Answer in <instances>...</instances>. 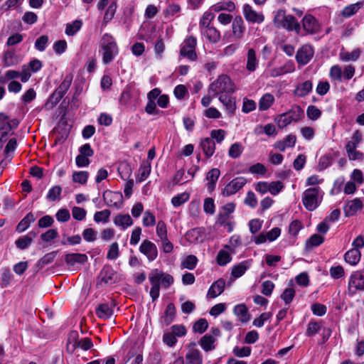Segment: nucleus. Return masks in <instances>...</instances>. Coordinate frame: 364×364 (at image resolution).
Masks as SVG:
<instances>
[{"instance_id": "423d86ee", "label": "nucleus", "mask_w": 364, "mask_h": 364, "mask_svg": "<svg viewBox=\"0 0 364 364\" xmlns=\"http://www.w3.org/2000/svg\"><path fill=\"white\" fill-rule=\"evenodd\" d=\"M197 39L193 36L187 37L183 41V58L190 62H196L198 60V55L196 51Z\"/></svg>"}, {"instance_id": "4c0bfd02", "label": "nucleus", "mask_w": 364, "mask_h": 364, "mask_svg": "<svg viewBox=\"0 0 364 364\" xmlns=\"http://www.w3.org/2000/svg\"><path fill=\"white\" fill-rule=\"evenodd\" d=\"M215 338L213 335L205 334L203 336L200 341L202 348L205 351H210L215 348Z\"/></svg>"}, {"instance_id": "603ef678", "label": "nucleus", "mask_w": 364, "mask_h": 364, "mask_svg": "<svg viewBox=\"0 0 364 364\" xmlns=\"http://www.w3.org/2000/svg\"><path fill=\"white\" fill-rule=\"evenodd\" d=\"M116 9H117V3L116 1H113L112 2L108 8L107 9L105 13V16H104V18H103V21L105 23H108L109 21H111L114 14H115V12H116Z\"/></svg>"}, {"instance_id": "1a4fd4ad", "label": "nucleus", "mask_w": 364, "mask_h": 364, "mask_svg": "<svg viewBox=\"0 0 364 364\" xmlns=\"http://www.w3.org/2000/svg\"><path fill=\"white\" fill-rule=\"evenodd\" d=\"M314 50L310 45H304L296 52V60L300 65H306L313 58Z\"/></svg>"}, {"instance_id": "4be33fe9", "label": "nucleus", "mask_w": 364, "mask_h": 364, "mask_svg": "<svg viewBox=\"0 0 364 364\" xmlns=\"http://www.w3.org/2000/svg\"><path fill=\"white\" fill-rule=\"evenodd\" d=\"M176 316V309L172 303L167 305L164 314L160 318V323L163 325H169L174 319Z\"/></svg>"}, {"instance_id": "bb28decb", "label": "nucleus", "mask_w": 364, "mask_h": 364, "mask_svg": "<svg viewBox=\"0 0 364 364\" xmlns=\"http://www.w3.org/2000/svg\"><path fill=\"white\" fill-rule=\"evenodd\" d=\"M201 149L207 157H210L213 155L215 151V144L213 139L205 138L200 142Z\"/></svg>"}, {"instance_id": "393cba45", "label": "nucleus", "mask_w": 364, "mask_h": 364, "mask_svg": "<svg viewBox=\"0 0 364 364\" xmlns=\"http://www.w3.org/2000/svg\"><path fill=\"white\" fill-rule=\"evenodd\" d=\"M259 60L257 58L255 50L253 48H250L247 54V64L246 69L249 72H254L258 67Z\"/></svg>"}, {"instance_id": "f03ea898", "label": "nucleus", "mask_w": 364, "mask_h": 364, "mask_svg": "<svg viewBox=\"0 0 364 364\" xmlns=\"http://www.w3.org/2000/svg\"><path fill=\"white\" fill-rule=\"evenodd\" d=\"M323 191L319 186L311 187L302 193V203L309 211H313L320 205L323 200Z\"/></svg>"}, {"instance_id": "79ce46f5", "label": "nucleus", "mask_w": 364, "mask_h": 364, "mask_svg": "<svg viewBox=\"0 0 364 364\" xmlns=\"http://www.w3.org/2000/svg\"><path fill=\"white\" fill-rule=\"evenodd\" d=\"M115 273L110 267H104L100 272L101 281L105 284H111L114 279Z\"/></svg>"}, {"instance_id": "4d7b16f0", "label": "nucleus", "mask_w": 364, "mask_h": 364, "mask_svg": "<svg viewBox=\"0 0 364 364\" xmlns=\"http://www.w3.org/2000/svg\"><path fill=\"white\" fill-rule=\"evenodd\" d=\"M360 54V51L359 50H355L352 52H346L340 54L341 59L343 61H355L356 60Z\"/></svg>"}, {"instance_id": "f704fd0d", "label": "nucleus", "mask_w": 364, "mask_h": 364, "mask_svg": "<svg viewBox=\"0 0 364 364\" xmlns=\"http://www.w3.org/2000/svg\"><path fill=\"white\" fill-rule=\"evenodd\" d=\"M36 218L33 213H28L17 225L16 231L22 232L27 230L31 224L35 221Z\"/></svg>"}, {"instance_id": "864d4df0", "label": "nucleus", "mask_w": 364, "mask_h": 364, "mask_svg": "<svg viewBox=\"0 0 364 364\" xmlns=\"http://www.w3.org/2000/svg\"><path fill=\"white\" fill-rule=\"evenodd\" d=\"M88 172L87 171H75L73 173V181L80 184H85L88 178Z\"/></svg>"}, {"instance_id": "13d9d810", "label": "nucleus", "mask_w": 364, "mask_h": 364, "mask_svg": "<svg viewBox=\"0 0 364 364\" xmlns=\"http://www.w3.org/2000/svg\"><path fill=\"white\" fill-rule=\"evenodd\" d=\"M208 323L206 319L205 318H200L198 321H197L194 325H193V331L195 332L203 333H204L206 329L208 328Z\"/></svg>"}, {"instance_id": "a878e982", "label": "nucleus", "mask_w": 364, "mask_h": 364, "mask_svg": "<svg viewBox=\"0 0 364 364\" xmlns=\"http://www.w3.org/2000/svg\"><path fill=\"white\" fill-rule=\"evenodd\" d=\"M211 9L215 12H219L220 11L232 12L235 9V4L231 0H224L213 5Z\"/></svg>"}, {"instance_id": "b1692460", "label": "nucleus", "mask_w": 364, "mask_h": 364, "mask_svg": "<svg viewBox=\"0 0 364 364\" xmlns=\"http://www.w3.org/2000/svg\"><path fill=\"white\" fill-rule=\"evenodd\" d=\"M113 222L116 226L121 227L123 230L133 225V220L129 214H119L114 217Z\"/></svg>"}, {"instance_id": "de8ad7c7", "label": "nucleus", "mask_w": 364, "mask_h": 364, "mask_svg": "<svg viewBox=\"0 0 364 364\" xmlns=\"http://www.w3.org/2000/svg\"><path fill=\"white\" fill-rule=\"evenodd\" d=\"M323 241V236L318 234H314L306 241V246L307 248H313L321 245Z\"/></svg>"}, {"instance_id": "bf43d9fd", "label": "nucleus", "mask_w": 364, "mask_h": 364, "mask_svg": "<svg viewBox=\"0 0 364 364\" xmlns=\"http://www.w3.org/2000/svg\"><path fill=\"white\" fill-rule=\"evenodd\" d=\"M156 235L160 240L167 238V229L165 223L162 220L158 222L156 225Z\"/></svg>"}, {"instance_id": "412c9836", "label": "nucleus", "mask_w": 364, "mask_h": 364, "mask_svg": "<svg viewBox=\"0 0 364 364\" xmlns=\"http://www.w3.org/2000/svg\"><path fill=\"white\" fill-rule=\"evenodd\" d=\"M225 282L220 279L215 282L209 288L207 296L210 298H215L220 295L225 289Z\"/></svg>"}, {"instance_id": "5701e85b", "label": "nucleus", "mask_w": 364, "mask_h": 364, "mask_svg": "<svg viewBox=\"0 0 364 364\" xmlns=\"http://www.w3.org/2000/svg\"><path fill=\"white\" fill-rule=\"evenodd\" d=\"M186 364H202L203 363V357L199 350L191 348V346L186 355Z\"/></svg>"}, {"instance_id": "9b49d317", "label": "nucleus", "mask_w": 364, "mask_h": 364, "mask_svg": "<svg viewBox=\"0 0 364 364\" xmlns=\"http://www.w3.org/2000/svg\"><path fill=\"white\" fill-rule=\"evenodd\" d=\"M246 183V179L243 177L235 178L232 180L224 188L223 194L229 196L236 193Z\"/></svg>"}, {"instance_id": "7c9ffc66", "label": "nucleus", "mask_w": 364, "mask_h": 364, "mask_svg": "<svg viewBox=\"0 0 364 364\" xmlns=\"http://www.w3.org/2000/svg\"><path fill=\"white\" fill-rule=\"evenodd\" d=\"M363 6L364 1L350 4L343 9L342 16L345 18H350V16L355 14Z\"/></svg>"}, {"instance_id": "e2e57ef3", "label": "nucleus", "mask_w": 364, "mask_h": 364, "mask_svg": "<svg viewBox=\"0 0 364 364\" xmlns=\"http://www.w3.org/2000/svg\"><path fill=\"white\" fill-rule=\"evenodd\" d=\"M198 262V259L195 255H191L186 257L183 259V268H186L188 269H193L196 266Z\"/></svg>"}, {"instance_id": "6e6552de", "label": "nucleus", "mask_w": 364, "mask_h": 364, "mask_svg": "<svg viewBox=\"0 0 364 364\" xmlns=\"http://www.w3.org/2000/svg\"><path fill=\"white\" fill-rule=\"evenodd\" d=\"M139 252L144 255L150 262L155 260L158 256L156 245L149 240H144L139 246Z\"/></svg>"}, {"instance_id": "2f4dec72", "label": "nucleus", "mask_w": 364, "mask_h": 364, "mask_svg": "<svg viewBox=\"0 0 364 364\" xmlns=\"http://www.w3.org/2000/svg\"><path fill=\"white\" fill-rule=\"evenodd\" d=\"M250 262L249 261H243L232 268V276L235 278L242 277L245 272L250 268Z\"/></svg>"}, {"instance_id": "5fc2aeb1", "label": "nucleus", "mask_w": 364, "mask_h": 364, "mask_svg": "<svg viewBox=\"0 0 364 364\" xmlns=\"http://www.w3.org/2000/svg\"><path fill=\"white\" fill-rule=\"evenodd\" d=\"M162 277L163 273L159 269H156L152 270L149 275V280L151 285L160 286V282H161Z\"/></svg>"}, {"instance_id": "c756f323", "label": "nucleus", "mask_w": 364, "mask_h": 364, "mask_svg": "<svg viewBox=\"0 0 364 364\" xmlns=\"http://www.w3.org/2000/svg\"><path fill=\"white\" fill-rule=\"evenodd\" d=\"M233 311L241 322L245 323L250 320L248 309L245 304H241L236 305L234 308Z\"/></svg>"}, {"instance_id": "09e8293b", "label": "nucleus", "mask_w": 364, "mask_h": 364, "mask_svg": "<svg viewBox=\"0 0 364 364\" xmlns=\"http://www.w3.org/2000/svg\"><path fill=\"white\" fill-rule=\"evenodd\" d=\"M111 212L109 210L105 209L101 211H97L94 215V220L96 223H106L109 221Z\"/></svg>"}, {"instance_id": "338daca9", "label": "nucleus", "mask_w": 364, "mask_h": 364, "mask_svg": "<svg viewBox=\"0 0 364 364\" xmlns=\"http://www.w3.org/2000/svg\"><path fill=\"white\" fill-rule=\"evenodd\" d=\"M119 257V245L117 242H114L111 244L107 252V257L109 259H116Z\"/></svg>"}, {"instance_id": "4468645a", "label": "nucleus", "mask_w": 364, "mask_h": 364, "mask_svg": "<svg viewBox=\"0 0 364 364\" xmlns=\"http://www.w3.org/2000/svg\"><path fill=\"white\" fill-rule=\"evenodd\" d=\"M245 31L244 21L241 16H236L232 23V36L236 40L242 38Z\"/></svg>"}, {"instance_id": "f8f14e48", "label": "nucleus", "mask_w": 364, "mask_h": 364, "mask_svg": "<svg viewBox=\"0 0 364 364\" xmlns=\"http://www.w3.org/2000/svg\"><path fill=\"white\" fill-rule=\"evenodd\" d=\"M302 26L304 30L310 34L318 32L320 26L316 18L312 15L307 14L302 19Z\"/></svg>"}, {"instance_id": "58836bf2", "label": "nucleus", "mask_w": 364, "mask_h": 364, "mask_svg": "<svg viewBox=\"0 0 364 364\" xmlns=\"http://www.w3.org/2000/svg\"><path fill=\"white\" fill-rule=\"evenodd\" d=\"M63 96L64 95L63 94H61L60 92L55 90L45 103V109H53L60 102V100L63 97Z\"/></svg>"}, {"instance_id": "6ab92c4d", "label": "nucleus", "mask_w": 364, "mask_h": 364, "mask_svg": "<svg viewBox=\"0 0 364 364\" xmlns=\"http://www.w3.org/2000/svg\"><path fill=\"white\" fill-rule=\"evenodd\" d=\"M77 336V333L76 331H73L70 333L69 341L71 343V339H73V346H77L78 348H82L84 350H87L90 349L93 344L90 338H84L80 340H76Z\"/></svg>"}, {"instance_id": "a211bd4d", "label": "nucleus", "mask_w": 364, "mask_h": 364, "mask_svg": "<svg viewBox=\"0 0 364 364\" xmlns=\"http://www.w3.org/2000/svg\"><path fill=\"white\" fill-rule=\"evenodd\" d=\"M296 141L295 135L289 134L283 140L277 141L273 145L276 149L284 151L287 148L294 147Z\"/></svg>"}, {"instance_id": "6e6d98bb", "label": "nucleus", "mask_w": 364, "mask_h": 364, "mask_svg": "<svg viewBox=\"0 0 364 364\" xmlns=\"http://www.w3.org/2000/svg\"><path fill=\"white\" fill-rule=\"evenodd\" d=\"M242 150V146L240 143H235L230 147L228 154L231 158L237 159L241 155Z\"/></svg>"}, {"instance_id": "3c124183", "label": "nucleus", "mask_w": 364, "mask_h": 364, "mask_svg": "<svg viewBox=\"0 0 364 364\" xmlns=\"http://www.w3.org/2000/svg\"><path fill=\"white\" fill-rule=\"evenodd\" d=\"M56 254V252H51L45 255L40 260L38 261L37 266L39 268H43L45 265L50 264L55 258Z\"/></svg>"}, {"instance_id": "dca6fc26", "label": "nucleus", "mask_w": 364, "mask_h": 364, "mask_svg": "<svg viewBox=\"0 0 364 364\" xmlns=\"http://www.w3.org/2000/svg\"><path fill=\"white\" fill-rule=\"evenodd\" d=\"M87 261V256L81 253H70L65 256V262L69 267H74L76 264H84Z\"/></svg>"}, {"instance_id": "774afa93", "label": "nucleus", "mask_w": 364, "mask_h": 364, "mask_svg": "<svg viewBox=\"0 0 364 364\" xmlns=\"http://www.w3.org/2000/svg\"><path fill=\"white\" fill-rule=\"evenodd\" d=\"M48 42V37L47 36H41L36 39L35 42V48L39 51L45 50Z\"/></svg>"}, {"instance_id": "e433bc0d", "label": "nucleus", "mask_w": 364, "mask_h": 364, "mask_svg": "<svg viewBox=\"0 0 364 364\" xmlns=\"http://www.w3.org/2000/svg\"><path fill=\"white\" fill-rule=\"evenodd\" d=\"M274 97L270 93L264 94L259 101V109L260 111L267 110L274 103Z\"/></svg>"}, {"instance_id": "c85d7f7f", "label": "nucleus", "mask_w": 364, "mask_h": 364, "mask_svg": "<svg viewBox=\"0 0 364 364\" xmlns=\"http://www.w3.org/2000/svg\"><path fill=\"white\" fill-rule=\"evenodd\" d=\"M360 257L361 253L359 250L351 249L346 252L344 259L350 265H355L359 262Z\"/></svg>"}, {"instance_id": "0e129e2a", "label": "nucleus", "mask_w": 364, "mask_h": 364, "mask_svg": "<svg viewBox=\"0 0 364 364\" xmlns=\"http://www.w3.org/2000/svg\"><path fill=\"white\" fill-rule=\"evenodd\" d=\"M284 188L281 181H272L269 183V192L274 196L277 195Z\"/></svg>"}, {"instance_id": "8fccbe9b", "label": "nucleus", "mask_w": 364, "mask_h": 364, "mask_svg": "<svg viewBox=\"0 0 364 364\" xmlns=\"http://www.w3.org/2000/svg\"><path fill=\"white\" fill-rule=\"evenodd\" d=\"M73 81V76L71 75H67L60 85L56 88L63 95H65L68 89L70 88Z\"/></svg>"}, {"instance_id": "2eb2a0df", "label": "nucleus", "mask_w": 364, "mask_h": 364, "mask_svg": "<svg viewBox=\"0 0 364 364\" xmlns=\"http://www.w3.org/2000/svg\"><path fill=\"white\" fill-rule=\"evenodd\" d=\"M349 288L356 290H364V272H354L349 280Z\"/></svg>"}, {"instance_id": "69168bd1", "label": "nucleus", "mask_w": 364, "mask_h": 364, "mask_svg": "<svg viewBox=\"0 0 364 364\" xmlns=\"http://www.w3.org/2000/svg\"><path fill=\"white\" fill-rule=\"evenodd\" d=\"M295 296V291L293 288L286 289L281 295L282 299L285 302L286 304H289L291 302Z\"/></svg>"}, {"instance_id": "39448f33", "label": "nucleus", "mask_w": 364, "mask_h": 364, "mask_svg": "<svg viewBox=\"0 0 364 364\" xmlns=\"http://www.w3.org/2000/svg\"><path fill=\"white\" fill-rule=\"evenodd\" d=\"M304 115L303 110L299 107H295L285 113L277 115L274 117V122L279 129L287 127L291 122L299 121Z\"/></svg>"}, {"instance_id": "c9c22d12", "label": "nucleus", "mask_w": 364, "mask_h": 364, "mask_svg": "<svg viewBox=\"0 0 364 364\" xmlns=\"http://www.w3.org/2000/svg\"><path fill=\"white\" fill-rule=\"evenodd\" d=\"M186 239L190 242H202L203 234L200 228H193L186 232Z\"/></svg>"}, {"instance_id": "aec40b11", "label": "nucleus", "mask_w": 364, "mask_h": 364, "mask_svg": "<svg viewBox=\"0 0 364 364\" xmlns=\"http://www.w3.org/2000/svg\"><path fill=\"white\" fill-rule=\"evenodd\" d=\"M200 33L212 43H217L220 40V31L213 26L201 30Z\"/></svg>"}, {"instance_id": "a19ab883", "label": "nucleus", "mask_w": 364, "mask_h": 364, "mask_svg": "<svg viewBox=\"0 0 364 364\" xmlns=\"http://www.w3.org/2000/svg\"><path fill=\"white\" fill-rule=\"evenodd\" d=\"M151 172V164L149 161H144L139 168L137 177V181L141 183L145 181L149 176Z\"/></svg>"}, {"instance_id": "c03bdc74", "label": "nucleus", "mask_w": 364, "mask_h": 364, "mask_svg": "<svg viewBox=\"0 0 364 364\" xmlns=\"http://www.w3.org/2000/svg\"><path fill=\"white\" fill-rule=\"evenodd\" d=\"M82 22L80 20H75L71 23H68L65 28V34L68 36H74L81 28Z\"/></svg>"}, {"instance_id": "ea45409f", "label": "nucleus", "mask_w": 364, "mask_h": 364, "mask_svg": "<svg viewBox=\"0 0 364 364\" xmlns=\"http://www.w3.org/2000/svg\"><path fill=\"white\" fill-rule=\"evenodd\" d=\"M35 236L36 233L31 232L28 235L18 238L15 242L16 247L21 250L27 248L31 244Z\"/></svg>"}, {"instance_id": "72a5a7b5", "label": "nucleus", "mask_w": 364, "mask_h": 364, "mask_svg": "<svg viewBox=\"0 0 364 364\" xmlns=\"http://www.w3.org/2000/svg\"><path fill=\"white\" fill-rule=\"evenodd\" d=\"M219 100L226 107L229 113H232L235 109V100L230 96V94H223L219 96Z\"/></svg>"}, {"instance_id": "f3484780", "label": "nucleus", "mask_w": 364, "mask_h": 364, "mask_svg": "<svg viewBox=\"0 0 364 364\" xmlns=\"http://www.w3.org/2000/svg\"><path fill=\"white\" fill-rule=\"evenodd\" d=\"M362 208V201L359 198H355L348 201L343 209L346 216L349 217L354 215Z\"/></svg>"}, {"instance_id": "f257e3e1", "label": "nucleus", "mask_w": 364, "mask_h": 364, "mask_svg": "<svg viewBox=\"0 0 364 364\" xmlns=\"http://www.w3.org/2000/svg\"><path fill=\"white\" fill-rule=\"evenodd\" d=\"M274 26L277 28H284L289 31L299 32L301 26L296 18L292 15H287L283 9H279L274 12Z\"/></svg>"}, {"instance_id": "680f3d73", "label": "nucleus", "mask_w": 364, "mask_h": 364, "mask_svg": "<svg viewBox=\"0 0 364 364\" xmlns=\"http://www.w3.org/2000/svg\"><path fill=\"white\" fill-rule=\"evenodd\" d=\"M272 314L270 312L263 313L259 317L255 318L253 325L256 327L260 328L264 326L266 321L272 317Z\"/></svg>"}, {"instance_id": "7ed1b4c3", "label": "nucleus", "mask_w": 364, "mask_h": 364, "mask_svg": "<svg viewBox=\"0 0 364 364\" xmlns=\"http://www.w3.org/2000/svg\"><path fill=\"white\" fill-rule=\"evenodd\" d=\"M100 47L102 50V62L105 65L110 63L119 53L118 46L114 38L109 33L103 35Z\"/></svg>"}, {"instance_id": "49530a36", "label": "nucleus", "mask_w": 364, "mask_h": 364, "mask_svg": "<svg viewBox=\"0 0 364 364\" xmlns=\"http://www.w3.org/2000/svg\"><path fill=\"white\" fill-rule=\"evenodd\" d=\"M61 192V187L60 186H55L48 191L46 198L50 201L59 200L60 199Z\"/></svg>"}, {"instance_id": "a18cd8bd", "label": "nucleus", "mask_w": 364, "mask_h": 364, "mask_svg": "<svg viewBox=\"0 0 364 364\" xmlns=\"http://www.w3.org/2000/svg\"><path fill=\"white\" fill-rule=\"evenodd\" d=\"M232 259L230 252L224 250H221L218 252L216 261L220 266L226 265Z\"/></svg>"}, {"instance_id": "20e7f679", "label": "nucleus", "mask_w": 364, "mask_h": 364, "mask_svg": "<svg viewBox=\"0 0 364 364\" xmlns=\"http://www.w3.org/2000/svg\"><path fill=\"white\" fill-rule=\"evenodd\" d=\"M234 90V85L230 78L225 75H223L210 85L208 94L215 97L225 93L231 94Z\"/></svg>"}, {"instance_id": "0eeeda50", "label": "nucleus", "mask_w": 364, "mask_h": 364, "mask_svg": "<svg viewBox=\"0 0 364 364\" xmlns=\"http://www.w3.org/2000/svg\"><path fill=\"white\" fill-rule=\"evenodd\" d=\"M242 14L245 20L252 23L260 24L264 21V16L262 12L256 11L252 6L245 4L242 6Z\"/></svg>"}, {"instance_id": "473e14b6", "label": "nucleus", "mask_w": 364, "mask_h": 364, "mask_svg": "<svg viewBox=\"0 0 364 364\" xmlns=\"http://www.w3.org/2000/svg\"><path fill=\"white\" fill-rule=\"evenodd\" d=\"M214 18H215V14L213 12L210 11H205L202 14V16L200 18V21H199L200 30L201 31L208 27L212 26L211 23L213 22Z\"/></svg>"}, {"instance_id": "9d476101", "label": "nucleus", "mask_w": 364, "mask_h": 364, "mask_svg": "<svg viewBox=\"0 0 364 364\" xmlns=\"http://www.w3.org/2000/svg\"><path fill=\"white\" fill-rule=\"evenodd\" d=\"M102 197L104 201L108 206L119 208L122 204V195L119 192H114L107 190L104 191Z\"/></svg>"}, {"instance_id": "37998d69", "label": "nucleus", "mask_w": 364, "mask_h": 364, "mask_svg": "<svg viewBox=\"0 0 364 364\" xmlns=\"http://www.w3.org/2000/svg\"><path fill=\"white\" fill-rule=\"evenodd\" d=\"M313 85L309 80H306L299 85L296 87V93L299 97L307 95L312 90Z\"/></svg>"}, {"instance_id": "ddd939ff", "label": "nucleus", "mask_w": 364, "mask_h": 364, "mask_svg": "<svg viewBox=\"0 0 364 364\" xmlns=\"http://www.w3.org/2000/svg\"><path fill=\"white\" fill-rule=\"evenodd\" d=\"M115 305L116 304L114 301H112L110 304L105 303L100 304L95 310L97 316L105 320L109 318L113 315V308Z\"/></svg>"}, {"instance_id": "052dcab7", "label": "nucleus", "mask_w": 364, "mask_h": 364, "mask_svg": "<svg viewBox=\"0 0 364 364\" xmlns=\"http://www.w3.org/2000/svg\"><path fill=\"white\" fill-rule=\"evenodd\" d=\"M307 117L311 120H316L321 114V110L316 106H309L306 110Z\"/></svg>"}, {"instance_id": "cd10ccee", "label": "nucleus", "mask_w": 364, "mask_h": 364, "mask_svg": "<svg viewBox=\"0 0 364 364\" xmlns=\"http://www.w3.org/2000/svg\"><path fill=\"white\" fill-rule=\"evenodd\" d=\"M220 170L218 168H213L209 171L206 176V179L208 180V190L211 192L214 190L215 183L220 176Z\"/></svg>"}]
</instances>
